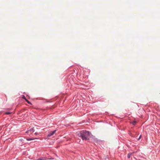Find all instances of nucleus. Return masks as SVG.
Here are the masks:
<instances>
[{
	"instance_id": "obj_1",
	"label": "nucleus",
	"mask_w": 160,
	"mask_h": 160,
	"mask_svg": "<svg viewBox=\"0 0 160 160\" xmlns=\"http://www.w3.org/2000/svg\"><path fill=\"white\" fill-rule=\"evenodd\" d=\"M90 132L86 130H83L80 132L78 134L79 137H81L83 140L88 139Z\"/></svg>"
},
{
	"instance_id": "obj_10",
	"label": "nucleus",
	"mask_w": 160,
	"mask_h": 160,
	"mask_svg": "<svg viewBox=\"0 0 160 160\" xmlns=\"http://www.w3.org/2000/svg\"><path fill=\"white\" fill-rule=\"evenodd\" d=\"M141 138V136L140 135V136H139V138L138 139V140H139L140 139V138Z\"/></svg>"
},
{
	"instance_id": "obj_9",
	"label": "nucleus",
	"mask_w": 160,
	"mask_h": 160,
	"mask_svg": "<svg viewBox=\"0 0 160 160\" xmlns=\"http://www.w3.org/2000/svg\"><path fill=\"white\" fill-rule=\"evenodd\" d=\"M22 98H23V99H25V100H26L27 99H26V98H25V96H23V97H22Z\"/></svg>"
},
{
	"instance_id": "obj_2",
	"label": "nucleus",
	"mask_w": 160,
	"mask_h": 160,
	"mask_svg": "<svg viewBox=\"0 0 160 160\" xmlns=\"http://www.w3.org/2000/svg\"><path fill=\"white\" fill-rule=\"evenodd\" d=\"M34 132V130L33 128H32L29 130L27 131L26 132V133H28L29 132H30L31 133L33 132Z\"/></svg>"
},
{
	"instance_id": "obj_12",
	"label": "nucleus",
	"mask_w": 160,
	"mask_h": 160,
	"mask_svg": "<svg viewBox=\"0 0 160 160\" xmlns=\"http://www.w3.org/2000/svg\"><path fill=\"white\" fill-rule=\"evenodd\" d=\"M35 134L37 135V132H35Z\"/></svg>"
},
{
	"instance_id": "obj_4",
	"label": "nucleus",
	"mask_w": 160,
	"mask_h": 160,
	"mask_svg": "<svg viewBox=\"0 0 160 160\" xmlns=\"http://www.w3.org/2000/svg\"><path fill=\"white\" fill-rule=\"evenodd\" d=\"M34 139H35V138H26V140L27 141L32 140H34Z\"/></svg>"
},
{
	"instance_id": "obj_3",
	"label": "nucleus",
	"mask_w": 160,
	"mask_h": 160,
	"mask_svg": "<svg viewBox=\"0 0 160 160\" xmlns=\"http://www.w3.org/2000/svg\"><path fill=\"white\" fill-rule=\"evenodd\" d=\"M56 130H54L52 131L51 132L48 134L47 136L49 137L53 135V134L56 132Z\"/></svg>"
},
{
	"instance_id": "obj_13",
	"label": "nucleus",
	"mask_w": 160,
	"mask_h": 160,
	"mask_svg": "<svg viewBox=\"0 0 160 160\" xmlns=\"http://www.w3.org/2000/svg\"><path fill=\"white\" fill-rule=\"evenodd\" d=\"M22 139H20V140H21V141H22Z\"/></svg>"
},
{
	"instance_id": "obj_6",
	"label": "nucleus",
	"mask_w": 160,
	"mask_h": 160,
	"mask_svg": "<svg viewBox=\"0 0 160 160\" xmlns=\"http://www.w3.org/2000/svg\"><path fill=\"white\" fill-rule=\"evenodd\" d=\"M132 153H129L128 155V158H130L131 155L132 154Z\"/></svg>"
},
{
	"instance_id": "obj_11",
	"label": "nucleus",
	"mask_w": 160,
	"mask_h": 160,
	"mask_svg": "<svg viewBox=\"0 0 160 160\" xmlns=\"http://www.w3.org/2000/svg\"><path fill=\"white\" fill-rule=\"evenodd\" d=\"M38 160H45L44 159H42L41 158H39L38 159Z\"/></svg>"
},
{
	"instance_id": "obj_7",
	"label": "nucleus",
	"mask_w": 160,
	"mask_h": 160,
	"mask_svg": "<svg viewBox=\"0 0 160 160\" xmlns=\"http://www.w3.org/2000/svg\"><path fill=\"white\" fill-rule=\"evenodd\" d=\"M11 113V112H6L5 113V114L7 115H9Z\"/></svg>"
},
{
	"instance_id": "obj_5",
	"label": "nucleus",
	"mask_w": 160,
	"mask_h": 160,
	"mask_svg": "<svg viewBox=\"0 0 160 160\" xmlns=\"http://www.w3.org/2000/svg\"><path fill=\"white\" fill-rule=\"evenodd\" d=\"M136 123V122L135 121H133L131 122V123H132L133 125H135Z\"/></svg>"
},
{
	"instance_id": "obj_8",
	"label": "nucleus",
	"mask_w": 160,
	"mask_h": 160,
	"mask_svg": "<svg viewBox=\"0 0 160 160\" xmlns=\"http://www.w3.org/2000/svg\"><path fill=\"white\" fill-rule=\"evenodd\" d=\"M26 101L29 104H31V103L29 101H28V100H27V99H26Z\"/></svg>"
}]
</instances>
